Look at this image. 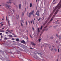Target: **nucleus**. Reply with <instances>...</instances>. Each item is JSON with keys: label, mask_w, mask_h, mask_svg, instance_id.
<instances>
[{"label": "nucleus", "mask_w": 61, "mask_h": 61, "mask_svg": "<svg viewBox=\"0 0 61 61\" xmlns=\"http://www.w3.org/2000/svg\"><path fill=\"white\" fill-rule=\"evenodd\" d=\"M34 19L35 21V18H34Z\"/></svg>", "instance_id": "nucleus-62"}, {"label": "nucleus", "mask_w": 61, "mask_h": 61, "mask_svg": "<svg viewBox=\"0 0 61 61\" xmlns=\"http://www.w3.org/2000/svg\"><path fill=\"white\" fill-rule=\"evenodd\" d=\"M21 26H23V24H22V23L21 22Z\"/></svg>", "instance_id": "nucleus-21"}, {"label": "nucleus", "mask_w": 61, "mask_h": 61, "mask_svg": "<svg viewBox=\"0 0 61 61\" xmlns=\"http://www.w3.org/2000/svg\"><path fill=\"white\" fill-rule=\"evenodd\" d=\"M38 32H40V30H39V28H38Z\"/></svg>", "instance_id": "nucleus-16"}, {"label": "nucleus", "mask_w": 61, "mask_h": 61, "mask_svg": "<svg viewBox=\"0 0 61 61\" xmlns=\"http://www.w3.org/2000/svg\"><path fill=\"white\" fill-rule=\"evenodd\" d=\"M28 17H31V12H30L29 14Z\"/></svg>", "instance_id": "nucleus-10"}, {"label": "nucleus", "mask_w": 61, "mask_h": 61, "mask_svg": "<svg viewBox=\"0 0 61 61\" xmlns=\"http://www.w3.org/2000/svg\"><path fill=\"white\" fill-rule=\"evenodd\" d=\"M37 0H36V2H37Z\"/></svg>", "instance_id": "nucleus-64"}, {"label": "nucleus", "mask_w": 61, "mask_h": 61, "mask_svg": "<svg viewBox=\"0 0 61 61\" xmlns=\"http://www.w3.org/2000/svg\"><path fill=\"white\" fill-rule=\"evenodd\" d=\"M32 3H31V7H32Z\"/></svg>", "instance_id": "nucleus-41"}, {"label": "nucleus", "mask_w": 61, "mask_h": 61, "mask_svg": "<svg viewBox=\"0 0 61 61\" xmlns=\"http://www.w3.org/2000/svg\"><path fill=\"white\" fill-rule=\"evenodd\" d=\"M31 24H32V21H31Z\"/></svg>", "instance_id": "nucleus-54"}, {"label": "nucleus", "mask_w": 61, "mask_h": 61, "mask_svg": "<svg viewBox=\"0 0 61 61\" xmlns=\"http://www.w3.org/2000/svg\"><path fill=\"white\" fill-rule=\"evenodd\" d=\"M58 52H59L60 50H59V49H58Z\"/></svg>", "instance_id": "nucleus-46"}, {"label": "nucleus", "mask_w": 61, "mask_h": 61, "mask_svg": "<svg viewBox=\"0 0 61 61\" xmlns=\"http://www.w3.org/2000/svg\"><path fill=\"white\" fill-rule=\"evenodd\" d=\"M53 50V49L52 48V49H51V51H52V50Z\"/></svg>", "instance_id": "nucleus-56"}, {"label": "nucleus", "mask_w": 61, "mask_h": 61, "mask_svg": "<svg viewBox=\"0 0 61 61\" xmlns=\"http://www.w3.org/2000/svg\"><path fill=\"white\" fill-rule=\"evenodd\" d=\"M13 12H15V10H13Z\"/></svg>", "instance_id": "nucleus-49"}, {"label": "nucleus", "mask_w": 61, "mask_h": 61, "mask_svg": "<svg viewBox=\"0 0 61 61\" xmlns=\"http://www.w3.org/2000/svg\"><path fill=\"white\" fill-rule=\"evenodd\" d=\"M6 20L7 21V16H6Z\"/></svg>", "instance_id": "nucleus-26"}, {"label": "nucleus", "mask_w": 61, "mask_h": 61, "mask_svg": "<svg viewBox=\"0 0 61 61\" xmlns=\"http://www.w3.org/2000/svg\"><path fill=\"white\" fill-rule=\"evenodd\" d=\"M8 24H10V22H9V21H8Z\"/></svg>", "instance_id": "nucleus-44"}, {"label": "nucleus", "mask_w": 61, "mask_h": 61, "mask_svg": "<svg viewBox=\"0 0 61 61\" xmlns=\"http://www.w3.org/2000/svg\"><path fill=\"white\" fill-rule=\"evenodd\" d=\"M46 23H44L43 24V25H44L45 24H46Z\"/></svg>", "instance_id": "nucleus-33"}, {"label": "nucleus", "mask_w": 61, "mask_h": 61, "mask_svg": "<svg viewBox=\"0 0 61 61\" xmlns=\"http://www.w3.org/2000/svg\"><path fill=\"white\" fill-rule=\"evenodd\" d=\"M12 35H15V34H14V33H12Z\"/></svg>", "instance_id": "nucleus-58"}, {"label": "nucleus", "mask_w": 61, "mask_h": 61, "mask_svg": "<svg viewBox=\"0 0 61 61\" xmlns=\"http://www.w3.org/2000/svg\"><path fill=\"white\" fill-rule=\"evenodd\" d=\"M22 22H23V23H24V21H23V20H22Z\"/></svg>", "instance_id": "nucleus-52"}, {"label": "nucleus", "mask_w": 61, "mask_h": 61, "mask_svg": "<svg viewBox=\"0 0 61 61\" xmlns=\"http://www.w3.org/2000/svg\"><path fill=\"white\" fill-rule=\"evenodd\" d=\"M28 22H29V24H30V22L29 21Z\"/></svg>", "instance_id": "nucleus-61"}, {"label": "nucleus", "mask_w": 61, "mask_h": 61, "mask_svg": "<svg viewBox=\"0 0 61 61\" xmlns=\"http://www.w3.org/2000/svg\"><path fill=\"white\" fill-rule=\"evenodd\" d=\"M2 35V33H0V35Z\"/></svg>", "instance_id": "nucleus-38"}, {"label": "nucleus", "mask_w": 61, "mask_h": 61, "mask_svg": "<svg viewBox=\"0 0 61 61\" xmlns=\"http://www.w3.org/2000/svg\"><path fill=\"white\" fill-rule=\"evenodd\" d=\"M1 38H3V36L2 35L1 36Z\"/></svg>", "instance_id": "nucleus-31"}, {"label": "nucleus", "mask_w": 61, "mask_h": 61, "mask_svg": "<svg viewBox=\"0 0 61 61\" xmlns=\"http://www.w3.org/2000/svg\"><path fill=\"white\" fill-rule=\"evenodd\" d=\"M6 31H7V32H9V30L7 29L6 30Z\"/></svg>", "instance_id": "nucleus-29"}, {"label": "nucleus", "mask_w": 61, "mask_h": 61, "mask_svg": "<svg viewBox=\"0 0 61 61\" xmlns=\"http://www.w3.org/2000/svg\"><path fill=\"white\" fill-rule=\"evenodd\" d=\"M34 10H32L31 12V14L33 15V14H34Z\"/></svg>", "instance_id": "nucleus-6"}, {"label": "nucleus", "mask_w": 61, "mask_h": 61, "mask_svg": "<svg viewBox=\"0 0 61 61\" xmlns=\"http://www.w3.org/2000/svg\"><path fill=\"white\" fill-rule=\"evenodd\" d=\"M58 61V59H57V61Z\"/></svg>", "instance_id": "nucleus-59"}, {"label": "nucleus", "mask_w": 61, "mask_h": 61, "mask_svg": "<svg viewBox=\"0 0 61 61\" xmlns=\"http://www.w3.org/2000/svg\"><path fill=\"white\" fill-rule=\"evenodd\" d=\"M8 25H9V26H10V24H8Z\"/></svg>", "instance_id": "nucleus-42"}, {"label": "nucleus", "mask_w": 61, "mask_h": 61, "mask_svg": "<svg viewBox=\"0 0 61 61\" xmlns=\"http://www.w3.org/2000/svg\"><path fill=\"white\" fill-rule=\"evenodd\" d=\"M19 9H21V4H19Z\"/></svg>", "instance_id": "nucleus-8"}, {"label": "nucleus", "mask_w": 61, "mask_h": 61, "mask_svg": "<svg viewBox=\"0 0 61 61\" xmlns=\"http://www.w3.org/2000/svg\"><path fill=\"white\" fill-rule=\"evenodd\" d=\"M26 24L27 25V21L26 22Z\"/></svg>", "instance_id": "nucleus-45"}, {"label": "nucleus", "mask_w": 61, "mask_h": 61, "mask_svg": "<svg viewBox=\"0 0 61 61\" xmlns=\"http://www.w3.org/2000/svg\"><path fill=\"white\" fill-rule=\"evenodd\" d=\"M6 34H8V32H5Z\"/></svg>", "instance_id": "nucleus-43"}, {"label": "nucleus", "mask_w": 61, "mask_h": 61, "mask_svg": "<svg viewBox=\"0 0 61 61\" xmlns=\"http://www.w3.org/2000/svg\"><path fill=\"white\" fill-rule=\"evenodd\" d=\"M53 37H51V39H53Z\"/></svg>", "instance_id": "nucleus-20"}, {"label": "nucleus", "mask_w": 61, "mask_h": 61, "mask_svg": "<svg viewBox=\"0 0 61 61\" xmlns=\"http://www.w3.org/2000/svg\"><path fill=\"white\" fill-rule=\"evenodd\" d=\"M54 50H55V51H57V49H54Z\"/></svg>", "instance_id": "nucleus-36"}, {"label": "nucleus", "mask_w": 61, "mask_h": 61, "mask_svg": "<svg viewBox=\"0 0 61 61\" xmlns=\"http://www.w3.org/2000/svg\"><path fill=\"white\" fill-rule=\"evenodd\" d=\"M32 22L33 23V24L34 25L35 24V23H34V20H32Z\"/></svg>", "instance_id": "nucleus-14"}, {"label": "nucleus", "mask_w": 61, "mask_h": 61, "mask_svg": "<svg viewBox=\"0 0 61 61\" xmlns=\"http://www.w3.org/2000/svg\"><path fill=\"white\" fill-rule=\"evenodd\" d=\"M9 3H10V4H11L12 2H9Z\"/></svg>", "instance_id": "nucleus-39"}, {"label": "nucleus", "mask_w": 61, "mask_h": 61, "mask_svg": "<svg viewBox=\"0 0 61 61\" xmlns=\"http://www.w3.org/2000/svg\"><path fill=\"white\" fill-rule=\"evenodd\" d=\"M6 3H8V4H9V2H7Z\"/></svg>", "instance_id": "nucleus-40"}, {"label": "nucleus", "mask_w": 61, "mask_h": 61, "mask_svg": "<svg viewBox=\"0 0 61 61\" xmlns=\"http://www.w3.org/2000/svg\"><path fill=\"white\" fill-rule=\"evenodd\" d=\"M52 47H55V46H52Z\"/></svg>", "instance_id": "nucleus-57"}, {"label": "nucleus", "mask_w": 61, "mask_h": 61, "mask_svg": "<svg viewBox=\"0 0 61 61\" xmlns=\"http://www.w3.org/2000/svg\"><path fill=\"white\" fill-rule=\"evenodd\" d=\"M42 26H41L40 28L41 29V30L42 29Z\"/></svg>", "instance_id": "nucleus-23"}, {"label": "nucleus", "mask_w": 61, "mask_h": 61, "mask_svg": "<svg viewBox=\"0 0 61 61\" xmlns=\"http://www.w3.org/2000/svg\"><path fill=\"white\" fill-rule=\"evenodd\" d=\"M5 27L1 29V30H3V29H5Z\"/></svg>", "instance_id": "nucleus-25"}, {"label": "nucleus", "mask_w": 61, "mask_h": 61, "mask_svg": "<svg viewBox=\"0 0 61 61\" xmlns=\"http://www.w3.org/2000/svg\"><path fill=\"white\" fill-rule=\"evenodd\" d=\"M12 40H15V39H14V38H12Z\"/></svg>", "instance_id": "nucleus-32"}, {"label": "nucleus", "mask_w": 61, "mask_h": 61, "mask_svg": "<svg viewBox=\"0 0 61 61\" xmlns=\"http://www.w3.org/2000/svg\"><path fill=\"white\" fill-rule=\"evenodd\" d=\"M0 32H4V31H0Z\"/></svg>", "instance_id": "nucleus-60"}, {"label": "nucleus", "mask_w": 61, "mask_h": 61, "mask_svg": "<svg viewBox=\"0 0 61 61\" xmlns=\"http://www.w3.org/2000/svg\"><path fill=\"white\" fill-rule=\"evenodd\" d=\"M31 43L32 44V45L34 46H35L36 45V44L34 43L33 42H31Z\"/></svg>", "instance_id": "nucleus-7"}, {"label": "nucleus", "mask_w": 61, "mask_h": 61, "mask_svg": "<svg viewBox=\"0 0 61 61\" xmlns=\"http://www.w3.org/2000/svg\"><path fill=\"white\" fill-rule=\"evenodd\" d=\"M55 1V0H54L53 1V4H54L55 3H54V2Z\"/></svg>", "instance_id": "nucleus-18"}, {"label": "nucleus", "mask_w": 61, "mask_h": 61, "mask_svg": "<svg viewBox=\"0 0 61 61\" xmlns=\"http://www.w3.org/2000/svg\"><path fill=\"white\" fill-rule=\"evenodd\" d=\"M2 20L3 21V20H4V19H2Z\"/></svg>", "instance_id": "nucleus-55"}, {"label": "nucleus", "mask_w": 61, "mask_h": 61, "mask_svg": "<svg viewBox=\"0 0 61 61\" xmlns=\"http://www.w3.org/2000/svg\"><path fill=\"white\" fill-rule=\"evenodd\" d=\"M48 21V20H47L45 22V23L46 24V23Z\"/></svg>", "instance_id": "nucleus-19"}, {"label": "nucleus", "mask_w": 61, "mask_h": 61, "mask_svg": "<svg viewBox=\"0 0 61 61\" xmlns=\"http://www.w3.org/2000/svg\"><path fill=\"white\" fill-rule=\"evenodd\" d=\"M46 27H47V26H45V28H46Z\"/></svg>", "instance_id": "nucleus-63"}, {"label": "nucleus", "mask_w": 61, "mask_h": 61, "mask_svg": "<svg viewBox=\"0 0 61 61\" xmlns=\"http://www.w3.org/2000/svg\"><path fill=\"white\" fill-rule=\"evenodd\" d=\"M36 15H37L38 16L39 15V11L38 10L36 13Z\"/></svg>", "instance_id": "nucleus-3"}, {"label": "nucleus", "mask_w": 61, "mask_h": 61, "mask_svg": "<svg viewBox=\"0 0 61 61\" xmlns=\"http://www.w3.org/2000/svg\"><path fill=\"white\" fill-rule=\"evenodd\" d=\"M30 7H31V3H30Z\"/></svg>", "instance_id": "nucleus-53"}, {"label": "nucleus", "mask_w": 61, "mask_h": 61, "mask_svg": "<svg viewBox=\"0 0 61 61\" xmlns=\"http://www.w3.org/2000/svg\"><path fill=\"white\" fill-rule=\"evenodd\" d=\"M25 5L26 4V1H25Z\"/></svg>", "instance_id": "nucleus-51"}, {"label": "nucleus", "mask_w": 61, "mask_h": 61, "mask_svg": "<svg viewBox=\"0 0 61 61\" xmlns=\"http://www.w3.org/2000/svg\"><path fill=\"white\" fill-rule=\"evenodd\" d=\"M41 18H39V19L38 20V21H39L40 20H41Z\"/></svg>", "instance_id": "nucleus-22"}, {"label": "nucleus", "mask_w": 61, "mask_h": 61, "mask_svg": "<svg viewBox=\"0 0 61 61\" xmlns=\"http://www.w3.org/2000/svg\"><path fill=\"white\" fill-rule=\"evenodd\" d=\"M8 36H9V37H12L13 36H12V35H8Z\"/></svg>", "instance_id": "nucleus-13"}, {"label": "nucleus", "mask_w": 61, "mask_h": 61, "mask_svg": "<svg viewBox=\"0 0 61 61\" xmlns=\"http://www.w3.org/2000/svg\"><path fill=\"white\" fill-rule=\"evenodd\" d=\"M56 36H57V37H58V34H56Z\"/></svg>", "instance_id": "nucleus-27"}, {"label": "nucleus", "mask_w": 61, "mask_h": 61, "mask_svg": "<svg viewBox=\"0 0 61 61\" xmlns=\"http://www.w3.org/2000/svg\"><path fill=\"white\" fill-rule=\"evenodd\" d=\"M24 14H25V10H24V13L23 12H22V15L23 16H24Z\"/></svg>", "instance_id": "nucleus-11"}, {"label": "nucleus", "mask_w": 61, "mask_h": 61, "mask_svg": "<svg viewBox=\"0 0 61 61\" xmlns=\"http://www.w3.org/2000/svg\"><path fill=\"white\" fill-rule=\"evenodd\" d=\"M45 29H43L42 30V32H44V31H45Z\"/></svg>", "instance_id": "nucleus-37"}, {"label": "nucleus", "mask_w": 61, "mask_h": 61, "mask_svg": "<svg viewBox=\"0 0 61 61\" xmlns=\"http://www.w3.org/2000/svg\"><path fill=\"white\" fill-rule=\"evenodd\" d=\"M3 24V22L0 23V24Z\"/></svg>", "instance_id": "nucleus-48"}, {"label": "nucleus", "mask_w": 61, "mask_h": 61, "mask_svg": "<svg viewBox=\"0 0 61 61\" xmlns=\"http://www.w3.org/2000/svg\"><path fill=\"white\" fill-rule=\"evenodd\" d=\"M48 29H46L45 30L46 31H47V30H48Z\"/></svg>", "instance_id": "nucleus-35"}, {"label": "nucleus", "mask_w": 61, "mask_h": 61, "mask_svg": "<svg viewBox=\"0 0 61 61\" xmlns=\"http://www.w3.org/2000/svg\"><path fill=\"white\" fill-rule=\"evenodd\" d=\"M1 25V26H3V25H4V24H2Z\"/></svg>", "instance_id": "nucleus-47"}, {"label": "nucleus", "mask_w": 61, "mask_h": 61, "mask_svg": "<svg viewBox=\"0 0 61 61\" xmlns=\"http://www.w3.org/2000/svg\"><path fill=\"white\" fill-rule=\"evenodd\" d=\"M41 39H39V42H40V41H41Z\"/></svg>", "instance_id": "nucleus-28"}, {"label": "nucleus", "mask_w": 61, "mask_h": 61, "mask_svg": "<svg viewBox=\"0 0 61 61\" xmlns=\"http://www.w3.org/2000/svg\"><path fill=\"white\" fill-rule=\"evenodd\" d=\"M20 42L22 43H23V44H26L24 40H23L22 41H21Z\"/></svg>", "instance_id": "nucleus-5"}, {"label": "nucleus", "mask_w": 61, "mask_h": 61, "mask_svg": "<svg viewBox=\"0 0 61 61\" xmlns=\"http://www.w3.org/2000/svg\"><path fill=\"white\" fill-rule=\"evenodd\" d=\"M59 39H61V37L60 36H59Z\"/></svg>", "instance_id": "nucleus-24"}, {"label": "nucleus", "mask_w": 61, "mask_h": 61, "mask_svg": "<svg viewBox=\"0 0 61 61\" xmlns=\"http://www.w3.org/2000/svg\"><path fill=\"white\" fill-rule=\"evenodd\" d=\"M38 54L40 56H41V55H42V54H41V53H38Z\"/></svg>", "instance_id": "nucleus-12"}, {"label": "nucleus", "mask_w": 61, "mask_h": 61, "mask_svg": "<svg viewBox=\"0 0 61 61\" xmlns=\"http://www.w3.org/2000/svg\"><path fill=\"white\" fill-rule=\"evenodd\" d=\"M10 54H12V52H9Z\"/></svg>", "instance_id": "nucleus-17"}, {"label": "nucleus", "mask_w": 61, "mask_h": 61, "mask_svg": "<svg viewBox=\"0 0 61 61\" xmlns=\"http://www.w3.org/2000/svg\"><path fill=\"white\" fill-rule=\"evenodd\" d=\"M14 36L15 37H17V36Z\"/></svg>", "instance_id": "nucleus-30"}, {"label": "nucleus", "mask_w": 61, "mask_h": 61, "mask_svg": "<svg viewBox=\"0 0 61 61\" xmlns=\"http://www.w3.org/2000/svg\"><path fill=\"white\" fill-rule=\"evenodd\" d=\"M9 32H10V34H11L12 33V32H11L9 31Z\"/></svg>", "instance_id": "nucleus-50"}, {"label": "nucleus", "mask_w": 61, "mask_h": 61, "mask_svg": "<svg viewBox=\"0 0 61 61\" xmlns=\"http://www.w3.org/2000/svg\"><path fill=\"white\" fill-rule=\"evenodd\" d=\"M32 29L34 31V28L32 27Z\"/></svg>", "instance_id": "nucleus-34"}, {"label": "nucleus", "mask_w": 61, "mask_h": 61, "mask_svg": "<svg viewBox=\"0 0 61 61\" xmlns=\"http://www.w3.org/2000/svg\"><path fill=\"white\" fill-rule=\"evenodd\" d=\"M16 41H17V42H18L19 41V39L18 38H17L16 39H15Z\"/></svg>", "instance_id": "nucleus-9"}, {"label": "nucleus", "mask_w": 61, "mask_h": 61, "mask_svg": "<svg viewBox=\"0 0 61 61\" xmlns=\"http://www.w3.org/2000/svg\"><path fill=\"white\" fill-rule=\"evenodd\" d=\"M8 39V38L5 37V38H4V40H7V39Z\"/></svg>", "instance_id": "nucleus-15"}, {"label": "nucleus", "mask_w": 61, "mask_h": 61, "mask_svg": "<svg viewBox=\"0 0 61 61\" xmlns=\"http://www.w3.org/2000/svg\"><path fill=\"white\" fill-rule=\"evenodd\" d=\"M6 7H8V8L9 9H10V8H11L12 7H11V6L9 5H6Z\"/></svg>", "instance_id": "nucleus-4"}, {"label": "nucleus", "mask_w": 61, "mask_h": 61, "mask_svg": "<svg viewBox=\"0 0 61 61\" xmlns=\"http://www.w3.org/2000/svg\"><path fill=\"white\" fill-rule=\"evenodd\" d=\"M61 3V1H60V2L59 3V4L57 5V6H56L55 9H54V10L53 11V12L51 13V14H50V15H52V14L54 13L56 10L58 8V7L60 5Z\"/></svg>", "instance_id": "nucleus-2"}, {"label": "nucleus", "mask_w": 61, "mask_h": 61, "mask_svg": "<svg viewBox=\"0 0 61 61\" xmlns=\"http://www.w3.org/2000/svg\"><path fill=\"white\" fill-rule=\"evenodd\" d=\"M61 4L60 6H59V7L58 8V9L57 10H56V12L54 14L53 16V17L50 20V21L49 22V23H51L52 21L53 20V19L55 17V16L56 15V14H57V13L59 11V10L61 8Z\"/></svg>", "instance_id": "nucleus-1"}]
</instances>
